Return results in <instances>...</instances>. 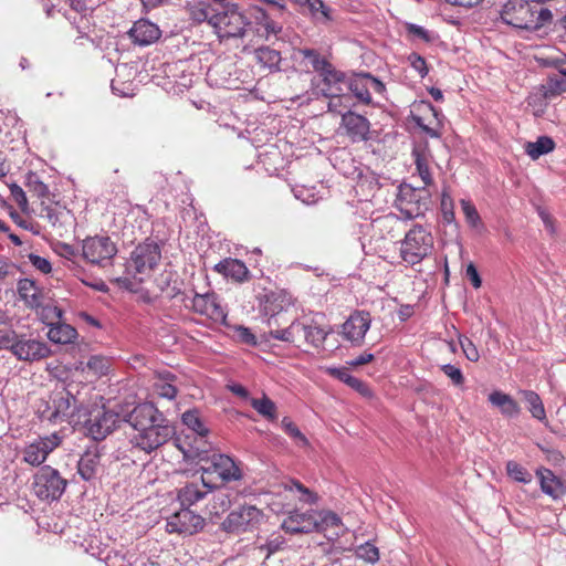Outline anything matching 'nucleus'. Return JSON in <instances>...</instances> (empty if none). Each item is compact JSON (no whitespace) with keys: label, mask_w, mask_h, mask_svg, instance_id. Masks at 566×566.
Masks as SVG:
<instances>
[{"label":"nucleus","mask_w":566,"mask_h":566,"mask_svg":"<svg viewBox=\"0 0 566 566\" xmlns=\"http://www.w3.org/2000/svg\"><path fill=\"white\" fill-rule=\"evenodd\" d=\"M501 19L504 23L516 29L534 32L551 23L553 14L547 8H538L537 3L532 4L525 0H510L501 11Z\"/></svg>","instance_id":"1"},{"label":"nucleus","mask_w":566,"mask_h":566,"mask_svg":"<svg viewBox=\"0 0 566 566\" xmlns=\"http://www.w3.org/2000/svg\"><path fill=\"white\" fill-rule=\"evenodd\" d=\"M25 187L29 192L41 199V203L38 210V216L45 220L52 228L56 229L59 234L62 235L63 230H67V226L72 224V214L69 210L61 209L57 205L52 202L46 203L45 199H49V188L40 179L35 172H29L27 175Z\"/></svg>","instance_id":"2"},{"label":"nucleus","mask_w":566,"mask_h":566,"mask_svg":"<svg viewBox=\"0 0 566 566\" xmlns=\"http://www.w3.org/2000/svg\"><path fill=\"white\" fill-rule=\"evenodd\" d=\"M250 24L248 18L239 10L235 3H219L210 21V27L220 41L241 39Z\"/></svg>","instance_id":"3"},{"label":"nucleus","mask_w":566,"mask_h":566,"mask_svg":"<svg viewBox=\"0 0 566 566\" xmlns=\"http://www.w3.org/2000/svg\"><path fill=\"white\" fill-rule=\"evenodd\" d=\"M434 249V238L430 230L421 224L410 228L400 241L399 256L410 266L421 263Z\"/></svg>","instance_id":"4"},{"label":"nucleus","mask_w":566,"mask_h":566,"mask_svg":"<svg viewBox=\"0 0 566 566\" xmlns=\"http://www.w3.org/2000/svg\"><path fill=\"white\" fill-rule=\"evenodd\" d=\"M430 203L431 195L427 188H413L407 184L399 186L395 205L407 219L424 216Z\"/></svg>","instance_id":"5"},{"label":"nucleus","mask_w":566,"mask_h":566,"mask_svg":"<svg viewBox=\"0 0 566 566\" xmlns=\"http://www.w3.org/2000/svg\"><path fill=\"white\" fill-rule=\"evenodd\" d=\"M175 428L168 423L166 418L144 427L136 431L130 438V443L146 453H150L175 436Z\"/></svg>","instance_id":"6"},{"label":"nucleus","mask_w":566,"mask_h":566,"mask_svg":"<svg viewBox=\"0 0 566 566\" xmlns=\"http://www.w3.org/2000/svg\"><path fill=\"white\" fill-rule=\"evenodd\" d=\"M161 251L159 245L153 241L138 244L132 252L128 262V271L143 282L159 264Z\"/></svg>","instance_id":"7"},{"label":"nucleus","mask_w":566,"mask_h":566,"mask_svg":"<svg viewBox=\"0 0 566 566\" xmlns=\"http://www.w3.org/2000/svg\"><path fill=\"white\" fill-rule=\"evenodd\" d=\"M66 486L67 480L62 478L60 472L51 465H43L33 476V492L42 501L59 500Z\"/></svg>","instance_id":"8"},{"label":"nucleus","mask_w":566,"mask_h":566,"mask_svg":"<svg viewBox=\"0 0 566 566\" xmlns=\"http://www.w3.org/2000/svg\"><path fill=\"white\" fill-rule=\"evenodd\" d=\"M77 400L67 390L55 391L51 396V405L43 411V418L51 422L75 421L82 422L81 409Z\"/></svg>","instance_id":"9"},{"label":"nucleus","mask_w":566,"mask_h":566,"mask_svg":"<svg viewBox=\"0 0 566 566\" xmlns=\"http://www.w3.org/2000/svg\"><path fill=\"white\" fill-rule=\"evenodd\" d=\"M263 513L255 505H241L231 511L221 523V530L229 534L252 532L260 525Z\"/></svg>","instance_id":"10"},{"label":"nucleus","mask_w":566,"mask_h":566,"mask_svg":"<svg viewBox=\"0 0 566 566\" xmlns=\"http://www.w3.org/2000/svg\"><path fill=\"white\" fill-rule=\"evenodd\" d=\"M277 296L273 293L266 294L264 304H263V312L265 315H268V327H269V335L273 339L287 342L285 336L287 331L291 329V318L287 316V313L283 311V307L281 304L277 303Z\"/></svg>","instance_id":"11"},{"label":"nucleus","mask_w":566,"mask_h":566,"mask_svg":"<svg viewBox=\"0 0 566 566\" xmlns=\"http://www.w3.org/2000/svg\"><path fill=\"white\" fill-rule=\"evenodd\" d=\"M116 244L106 235L88 237L83 241V258L91 264L105 266L116 255Z\"/></svg>","instance_id":"12"},{"label":"nucleus","mask_w":566,"mask_h":566,"mask_svg":"<svg viewBox=\"0 0 566 566\" xmlns=\"http://www.w3.org/2000/svg\"><path fill=\"white\" fill-rule=\"evenodd\" d=\"M371 325V315L367 311H354L342 324L340 335L353 346H361L365 342L366 333Z\"/></svg>","instance_id":"13"},{"label":"nucleus","mask_w":566,"mask_h":566,"mask_svg":"<svg viewBox=\"0 0 566 566\" xmlns=\"http://www.w3.org/2000/svg\"><path fill=\"white\" fill-rule=\"evenodd\" d=\"M205 526V518L189 510V506L182 509L167 520V532L185 535H192L201 531Z\"/></svg>","instance_id":"14"},{"label":"nucleus","mask_w":566,"mask_h":566,"mask_svg":"<svg viewBox=\"0 0 566 566\" xmlns=\"http://www.w3.org/2000/svg\"><path fill=\"white\" fill-rule=\"evenodd\" d=\"M191 302V310L199 315L206 316L214 323L224 324L227 319L226 308L221 305L216 293H195Z\"/></svg>","instance_id":"15"},{"label":"nucleus","mask_w":566,"mask_h":566,"mask_svg":"<svg viewBox=\"0 0 566 566\" xmlns=\"http://www.w3.org/2000/svg\"><path fill=\"white\" fill-rule=\"evenodd\" d=\"M208 476L210 484L214 485L213 475H217L221 483L241 478L240 469L234 461L226 454H213L208 467L202 468V474Z\"/></svg>","instance_id":"16"},{"label":"nucleus","mask_w":566,"mask_h":566,"mask_svg":"<svg viewBox=\"0 0 566 566\" xmlns=\"http://www.w3.org/2000/svg\"><path fill=\"white\" fill-rule=\"evenodd\" d=\"M370 122L367 117L347 111L342 115L340 128L352 143H363L370 139Z\"/></svg>","instance_id":"17"},{"label":"nucleus","mask_w":566,"mask_h":566,"mask_svg":"<svg viewBox=\"0 0 566 566\" xmlns=\"http://www.w3.org/2000/svg\"><path fill=\"white\" fill-rule=\"evenodd\" d=\"M118 418L116 412L97 409L95 415L83 419L82 422L94 440H102L116 428Z\"/></svg>","instance_id":"18"},{"label":"nucleus","mask_w":566,"mask_h":566,"mask_svg":"<svg viewBox=\"0 0 566 566\" xmlns=\"http://www.w3.org/2000/svg\"><path fill=\"white\" fill-rule=\"evenodd\" d=\"M61 442L62 439L56 433L40 438L24 448L23 460L30 465L39 467Z\"/></svg>","instance_id":"19"},{"label":"nucleus","mask_w":566,"mask_h":566,"mask_svg":"<svg viewBox=\"0 0 566 566\" xmlns=\"http://www.w3.org/2000/svg\"><path fill=\"white\" fill-rule=\"evenodd\" d=\"M290 343H307L318 347L326 338V333L317 325H306L300 321L291 323V329L284 335Z\"/></svg>","instance_id":"20"},{"label":"nucleus","mask_w":566,"mask_h":566,"mask_svg":"<svg viewBox=\"0 0 566 566\" xmlns=\"http://www.w3.org/2000/svg\"><path fill=\"white\" fill-rule=\"evenodd\" d=\"M19 360L34 361L46 358L51 355L50 347L40 340L18 337L12 353Z\"/></svg>","instance_id":"21"},{"label":"nucleus","mask_w":566,"mask_h":566,"mask_svg":"<svg viewBox=\"0 0 566 566\" xmlns=\"http://www.w3.org/2000/svg\"><path fill=\"white\" fill-rule=\"evenodd\" d=\"M315 515L316 511L314 510L306 512L291 511L283 520L282 528L289 534L312 533L316 526Z\"/></svg>","instance_id":"22"},{"label":"nucleus","mask_w":566,"mask_h":566,"mask_svg":"<svg viewBox=\"0 0 566 566\" xmlns=\"http://www.w3.org/2000/svg\"><path fill=\"white\" fill-rule=\"evenodd\" d=\"M411 113L412 119L423 132L431 137L439 136L438 114L431 103L421 101L413 106Z\"/></svg>","instance_id":"23"},{"label":"nucleus","mask_w":566,"mask_h":566,"mask_svg":"<svg viewBox=\"0 0 566 566\" xmlns=\"http://www.w3.org/2000/svg\"><path fill=\"white\" fill-rule=\"evenodd\" d=\"M314 532L323 533L328 541L338 538L344 533L342 518L333 511H316Z\"/></svg>","instance_id":"24"},{"label":"nucleus","mask_w":566,"mask_h":566,"mask_svg":"<svg viewBox=\"0 0 566 566\" xmlns=\"http://www.w3.org/2000/svg\"><path fill=\"white\" fill-rule=\"evenodd\" d=\"M164 418L163 412L153 402H143L128 413L127 422L137 431Z\"/></svg>","instance_id":"25"},{"label":"nucleus","mask_w":566,"mask_h":566,"mask_svg":"<svg viewBox=\"0 0 566 566\" xmlns=\"http://www.w3.org/2000/svg\"><path fill=\"white\" fill-rule=\"evenodd\" d=\"M128 35L135 44L146 46L159 40L161 31L157 24L140 19L134 23Z\"/></svg>","instance_id":"26"},{"label":"nucleus","mask_w":566,"mask_h":566,"mask_svg":"<svg viewBox=\"0 0 566 566\" xmlns=\"http://www.w3.org/2000/svg\"><path fill=\"white\" fill-rule=\"evenodd\" d=\"M212 488L208 476L201 475L200 482L188 483L178 490V500L181 506H191L202 500Z\"/></svg>","instance_id":"27"},{"label":"nucleus","mask_w":566,"mask_h":566,"mask_svg":"<svg viewBox=\"0 0 566 566\" xmlns=\"http://www.w3.org/2000/svg\"><path fill=\"white\" fill-rule=\"evenodd\" d=\"M318 75L322 80L323 86L321 91L324 96L345 91L348 82L346 74L337 70L332 63L329 67H326Z\"/></svg>","instance_id":"28"},{"label":"nucleus","mask_w":566,"mask_h":566,"mask_svg":"<svg viewBox=\"0 0 566 566\" xmlns=\"http://www.w3.org/2000/svg\"><path fill=\"white\" fill-rule=\"evenodd\" d=\"M214 271L235 282L242 283L249 279L250 271L243 261L227 258L214 265Z\"/></svg>","instance_id":"29"},{"label":"nucleus","mask_w":566,"mask_h":566,"mask_svg":"<svg viewBox=\"0 0 566 566\" xmlns=\"http://www.w3.org/2000/svg\"><path fill=\"white\" fill-rule=\"evenodd\" d=\"M177 377L168 370L158 371L154 375L153 391L158 397L174 399L178 389L175 385Z\"/></svg>","instance_id":"30"},{"label":"nucleus","mask_w":566,"mask_h":566,"mask_svg":"<svg viewBox=\"0 0 566 566\" xmlns=\"http://www.w3.org/2000/svg\"><path fill=\"white\" fill-rule=\"evenodd\" d=\"M101 464V454L97 448L88 449L77 462V473L84 481L95 479Z\"/></svg>","instance_id":"31"},{"label":"nucleus","mask_w":566,"mask_h":566,"mask_svg":"<svg viewBox=\"0 0 566 566\" xmlns=\"http://www.w3.org/2000/svg\"><path fill=\"white\" fill-rule=\"evenodd\" d=\"M217 10V4H212L209 1L205 0H195L188 2L186 6V11L189 15V19L195 23L207 22L210 25V21H212V17L214 15Z\"/></svg>","instance_id":"32"},{"label":"nucleus","mask_w":566,"mask_h":566,"mask_svg":"<svg viewBox=\"0 0 566 566\" xmlns=\"http://www.w3.org/2000/svg\"><path fill=\"white\" fill-rule=\"evenodd\" d=\"M542 491L558 499L566 493V486H564L562 480L557 478L549 469L537 470Z\"/></svg>","instance_id":"33"},{"label":"nucleus","mask_w":566,"mask_h":566,"mask_svg":"<svg viewBox=\"0 0 566 566\" xmlns=\"http://www.w3.org/2000/svg\"><path fill=\"white\" fill-rule=\"evenodd\" d=\"M251 17L254 19L255 24L263 29L262 35L266 39L272 34L277 35L281 33L282 25L265 9L258 6L253 7L251 9Z\"/></svg>","instance_id":"34"},{"label":"nucleus","mask_w":566,"mask_h":566,"mask_svg":"<svg viewBox=\"0 0 566 566\" xmlns=\"http://www.w3.org/2000/svg\"><path fill=\"white\" fill-rule=\"evenodd\" d=\"M18 293L28 307L38 308L41 305L42 293L33 280H20L18 283Z\"/></svg>","instance_id":"35"},{"label":"nucleus","mask_w":566,"mask_h":566,"mask_svg":"<svg viewBox=\"0 0 566 566\" xmlns=\"http://www.w3.org/2000/svg\"><path fill=\"white\" fill-rule=\"evenodd\" d=\"M46 335L52 343L62 345L74 343L78 336L77 331L72 325L62 321L49 327Z\"/></svg>","instance_id":"36"},{"label":"nucleus","mask_w":566,"mask_h":566,"mask_svg":"<svg viewBox=\"0 0 566 566\" xmlns=\"http://www.w3.org/2000/svg\"><path fill=\"white\" fill-rule=\"evenodd\" d=\"M349 91L352 97L355 96L359 102L365 105L371 103V94L366 81V74L361 73L356 75L354 78L348 80L345 91Z\"/></svg>","instance_id":"37"},{"label":"nucleus","mask_w":566,"mask_h":566,"mask_svg":"<svg viewBox=\"0 0 566 566\" xmlns=\"http://www.w3.org/2000/svg\"><path fill=\"white\" fill-rule=\"evenodd\" d=\"M112 357L97 354L88 357L85 366L87 367V377L98 379L106 376L112 367Z\"/></svg>","instance_id":"38"},{"label":"nucleus","mask_w":566,"mask_h":566,"mask_svg":"<svg viewBox=\"0 0 566 566\" xmlns=\"http://www.w3.org/2000/svg\"><path fill=\"white\" fill-rule=\"evenodd\" d=\"M329 375L345 382L364 397H371V390L366 382L352 376L346 368H332Z\"/></svg>","instance_id":"39"},{"label":"nucleus","mask_w":566,"mask_h":566,"mask_svg":"<svg viewBox=\"0 0 566 566\" xmlns=\"http://www.w3.org/2000/svg\"><path fill=\"white\" fill-rule=\"evenodd\" d=\"M544 98L549 99L566 92V72L562 70L558 74L548 76L545 84L541 85Z\"/></svg>","instance_id":"40"},{"label":"nucleus","mask_w":566,"mask_h":566,"mask_svg":"<svg viewBox=\"0 0 566 566\" xmlns=\"http://www.w3.org/2000/svg\"><path fill=\"white\" fill-rule=\"evenodd\" d=\"M283 488L291 495L296 496L301 502L306 504H315L318 500L317 494L307 489L297 480H290L283 483Z\"/></svg>","instance_id":"41"},{"label":"nucleus","mask_w":566,"mask_h":566,"mask_svg":"<svg viewBox=\"0 0 566 566\" xmlns=\"http://www.w3.org/2000/svg\"><path fill=\"white\" fill-rule=\"evenodd\" d=\"M412 156L415 158L416 171L423 182V187L433 185V178L430 168L429 156L420 150H413Z\"/></svg>","instance_id":"42"},{"label":"nucleus","mask_w":566,"mask_h":566,"mask_svg":"<svg viewBox=\"0 0 566 566\" xmlns=\"http://www.w3.org/2000/svg\"><path fill=\"white\" fill-rule=\"evenodd\" d=\"M256 62L265 69L276 70L281 63V53L277 50L271 49L269 46H262L255 50L254 52Z\"/></svg>","instance_id":"43"},{"label":"nucleus","mask_w":566,"mask_h":566,"mask_svg":"<svg viewBox=\"0 0 566 566\" xmlns=\"http://www.w3.org/2000/svg\"><path fill=\"white\" fill-rule=\"evenodd\" d=\"M555 142L548 136H539L536 142H528L525 146L526 154L532 159H537L542 155L553 151Z\"/></svg>","instance_id":"44"},{"label":"nucleus","mask_w":566,"mask_h":566,"mask_svg":"<svg viewBox=\"0 0 566 566\" xmlns=\"http://www.w3.org/2000/svg\"><path fill=\"white\" fill-rule=\"evenodd\" d=\"M326 97L329 98L327 108L328 112L332 113L343 115L354 106L352 94L345 93V91L339 92L338 94L326 95Z\"/></svg>","instance_id":"45"},{"label":"nucleus","mask_w":566,"mask_h":566,"mask_svg":"<svg viewBox=\"0 0 566 566\" xmlns=\"http://www.w3.org/2000/svg\"><path fill=\"white\" fill-rule=\"evenodd\" d=\"M231 495L224 491H218L212 495L208 504L209 514L220 516L231 507Z\"/></svg>","instance_id":"46"},{"label":"nucleus","mask_w":566,"mask_h":566,"mask_svg":"<svg viewBox=\"0 0 566 566\" xmlns=\"http://www.w3.org/2000/svg\"><path fill=\"white\" fill-rule=\"evenodd\" d=\"M521 394L527 402L532 416L539 421L546 420V412L541 397L532 390H523Z\"/></svg>","instance_id":"47"},{"label":"nucleus","mask_w":566,"mask_h":566,"mask_svg":"<svg viewBox=\"0 0 566 566\" xmlns=\"http://www.w3.org/2000/svg\"><path fill=\"white\" fill-rule=\"evenodd\" d=\"M182 422L186 424L190 430L196 432L199 437L205 438L207 437L209 430L201 420L199 416V411L197 409L188 410L182 413Z\"/></svg>","instance_id":"48"},{"label":"nucleus","mask_w":566,"mask_h":566,"mask_svg":"<svg viewBox=\"0 0 566 566\" xmlns=\"http://www.w3.org/2000/svg\"><path fill=\"white\" fill-rule=\"evenodd\" d=\"M298 54L307 60L312 69L318 74L329 67L331 62L315 49H298Z\"/></svg>","instance_id":"49"},{"label":"nucleus","mask_w":566,"mask_h":566,"mask_svg":"<svg viewBox=\"0 0 566 566\" xmlns=\"http://www.w3.org/2000/svg\"><path fill=\"white\" fill-rule=\"evenodd\" d=\"M497 408L509 419L518 417L521 412L518 403L511 396L500 391H497Z\"/></svg>","instance_id":"50"},{"label":"nucleus","mask_w":566,"mask_h":566,"mask_svg":"<svg viewBox=\"0 0 566 566\" xmlns=\"http://www.w3.org/2000/svg\"><path fill=\"white\" fill-rule=\"evenodd\" d=\"M250 403L264 418L269 420L276 419V406L266 396H263L261 399L251 398Z\"/></svg>","instance_id":"51"},{"label":"nucleus","mask_w":566,"mask_h":566,"mask_svg":"<svg viewBox=\"0 0 566 566\" xmlns=\"http://www.w3.org/2000/svg\"><path fill=\"white\" fill-rule=\"evenodd\" d=\"M382 230H386L387 233L395 238L401 231V219L397 214H387L377 220Z\"/></svg>","instance_id":"52"},{"label":"nucleus","mask_w":566,"mask_h":566,"mask_svg":"<svg viewBox=\"0 0 566 566\" xmlns=\"http://www.w3.org/2000/svg\"><path fill=\"white\" fill-rule=\"evenodd\" d=\"M506 471L509 476L517 482L530 483L532 481L531 473L524 467L514 461L507 462Z\"/></svg>","instance_id":"53"},{"label":"nucleus","mask_w":566,"mask_h":566,"mask_svg":"<svg viewBox=\"0 0 566 566\" xmlns=\"http://www.w3.org/2000/svg\"><path fill=\"white\" fill-rule=\"evenodd\" d=\"M356 556L367 563L375 564L379 560V551L374 544L367 542L357 547Z\"/></svg>","instance_id":"54"},{"label":"nucleus","mask_w":566,"mask_h":566,"mask_svg":"<svg viewBox=\"0 0 566 566\" xmlns=\"http://www.w3.org/2000/svg\"><path fill=\"white\" fill-rule=\"evenodd\" d=\"M62 317H63V311L60 307H57L55 305H45L42 307L41 319L49 327L56 324L57 322H61Z\"/></svg>","instance_id":"55"},{"label":"nucleus","mask_w":566,"mask_h":566,"mask_svg":"<svg viewBox=\"0 0 566 566\" xmlns=\"http://www.w3.org/2000/svg\"><path fill=\"white\" fill-rule=\"evenodd\" d=\"M406 30L408 35L419 39L426 43H430L434 39V36L428 30L413 23H407Z\"/></svg>","instance_id":"56"},{"label":"nucleus","mask_w":566,"mask_h":566,"mask_svg":"<svg viewBox=\"0 0 566 566\" xmlns=\"http://www.w3.org/2000/svg\"><path fill=\"white\" fill-rule=\"evenodd\" d=\"M460 205H461L462 212L467 219V222L469 224H471L472 227H475L480 221V217H479V213H478L474 205L471 201L465 200V199H462L460 201Z\"/></svg>","instance_id":"57"},{"label":"nucleus","mask_w":566,"mask_h":566,"mask_svg":"<svg viewBox=\"0 0 566 566\" xmlns=\"http://www.w3.org/2000/svg\"><path fill=\"white\" fill-rule=\"evenodd\" d=\"M441 212L446 222L450 223L454 220L453 200L447 190L442 191Z\"/></svg>","instance_id":"58"},{"label":"nucleus","mask_w":566,"mask_h":566,"mask_svg":"<svg viewBox=\"0 0 566 566\" xmlns=\"http://www.w3.org/2000/svg\"><path fill=\"white\" fill-rule=\"evenodd\" d=\"M18 337L14 331L0 329V349H9L13 353Z\"/></svg>","instance_id":"59"},{"label":"nucleus","mask_w":566,"mask_h":566,"mask_svg":"<svg viewBox=\"0 0 566 566\" xmlns=\"http://www.w3.org/2000/svg\"><path fill=\"white\" fill-rule=\"evenodd\" d=\"M442 371L447 377L451 379L453 385L462 386L464 382V377L460 368L454 365L447 364L441 367Z\"/></svg>","instance_id":"60"},{"label":"nucleus","mask_w":566,"mask_h":566,"mask_svg":"<svg viewBox=\"0 0 566 566\" xmlns=\"http://www.w3.org/2000/svg\"><path fill=\"white\" fill-rule=\"evenodd\" d=\"M282 426L290 437L300 440L304 446L307 444V439L305 438V436L300 431L297 426L290 419L284 418L282 420Z\"/></svg>","instance_id":"61"},{"label":"nucleus","mask_w":566,"mask_h":566,"mask_svg":"<svg viewBox=\"0 0 566 566\" xmlns=\"http://www.w3.org/2000/svg\"><path fill=\"white\" fill-rule=\"evenodd\" d=\"M28 258H29L30 263L40 272L48 274L52 271L51 263L45 258H42L34 253H30Z\"/></svg>","instance_id":"62"},{"label":"nucleus","mask_w":566,"mask_h":566,"mask_svg":"<svg viewBox=\"0 0 566 566\" xmlns=\"http://www.w3.org/2000/svg\"><path fill=\"white\" fill-rule=\"evenodd\" d=\"M10 193H11L12 199L17 202V205L22 210H25L27 206H28V199H27L24 190L18 185H12L10 187Z\"/></svg>","instance_id":"63"},{"label":"nucleus","mask_w":566,"mask_h":566,"mask_svg":"<svg viewBox=\"0 0 566 566\" xmlns=\"http://www.w3.org/2000/svg\"><path fill=\"white\" fill-rule=\"evenodd\" d=\"M11 217H12L13 221L19 227H21V228H23L25 230H29V231H31L34 234H39L40 233V226L38 223L33 222L32 220H27V219L22 218L18 213H12Z\"/></svg>","instance_id":"64"}]
</instances>
